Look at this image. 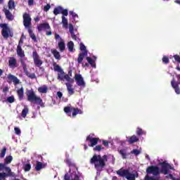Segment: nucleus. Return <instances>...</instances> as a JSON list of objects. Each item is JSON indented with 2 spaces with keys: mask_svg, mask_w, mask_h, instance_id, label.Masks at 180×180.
<instances>
[{
  "mask_svg": "<svg viewBox=\"0 0 180 180\" xmlns=\"http://www.w3.org/2000/svg\"><path fill=\"white\" fill-rule=\"evenodd\" d=\"M106 162H108V155H94L90 160V164L94 165V168L96 171H103V168L106 167Z\"/></svg>",
  "mask_w": 180,
  "mask_h": 180,
  "instance_id": "1",
  "label": "nucleus"
},
{
  "mask_svg": "<svg viewBox=\"0 0 180 180\" xmlns=\"http://www.w3.org/2000/svg\"><path fill=\"white\" fill-rule=\"evenodd\" d=\"M17 54L18 57H20V62L21 63V65L22 67V70L27 77L28 78H30L31 79H36V74L32 73L30 74L29 71H27V65H26V63H25V59L23 57H25V51L22 49V45H18L17 46Z\"/></svg>",
  "mask_w": 180,
  "mask_h": 180,
  "instance_id": "2",
  "label": "nucleus"
},
{
  "mask_svg": "<svg viewBox=\"0 0 180 180\" xmlns=\"http://www.w3.org/2000/svg\"><path fill=\"white\" fill-rule=\"evenodd\" d=\"M27 95V99L28 102H30L31 103H34L35 105H39L37 106V109H40L41 108H44V103L43 102V99H41V97H39L36 95V93H34V91L33 90H28L26 92Z\"/></svg>",
  "mask_w": 180,
  "mask_h": 180,
  "instance_id": "3",
  "label": "nucleus"
},
{
  "mask_svg": "<svg viewBox=\"0 0 180 180\" xmlns=\"http://www.w3.org/2000/svg\"><path fill=\"white\" fill-rule=\"evenodd\" d=\"M23 19V25L25 29H27V32L30 34V37L34 41H36L37 39L36 38V35L33 33V30H32V17H30V14L27 13H25L22 15Z\"/></svg>",
  "mask_w": 180,
  "mask_h": 180,
  "instance_id": "4",
  "label": "nucleus"
},
{
  "mask_svg": "<svg viewBox=\"0 0 180 180\" xmlns=\"http://www.w3.org/2000/svg\"><path fill=\"white\" fill-rule=\"evenodd\" d=\"M117 174L122 178H126L127 180H136V178H139V173L137 172H130L129 169H124L123 168L117 171Z\"/></svg>",
  "mask_w": 180,
  "mask_h": 180,
  "instance_id": "5",
  "label": "nucleus"
},
{
  "mask_svg": "<svg viewBox=\"0 0 180 180\" xmlns=\"http://www.w3.org/2000/svg\"><path fill=\"white\" fill-rule=\"evenodd\" d=\"M159 165L161 166V170H160V174H164L165 175H168L169 169L174 170V167L169 165V163L165 161L159 162Z\"/></svg>",
  "mask_w": 180,
  "mask_h": 180,
  "instance_id": "6",
  "label": "nucleus"
},
{
  "mask_svg": "<svg viewBox=\"0 0 180 180\" xmlns=\"http://www.w3.org/2000/svg\"><path fill=\"white\" fill-rule=\"evenodd\" d=\"M146 174H152L154 176H158L160 174V167L155 165H150L146 168Z\"/></svg>",
  "mask_w": 180,
  "mask_h": 180,
  "instance_id": "7",
  "label": "nucleus"
},
{
  "mask_svg": "<svg viewBox=\"0 0 180 180\" xmlns=\"http://www.w3.org/2000/svg\"><path fill=\"white\" fill-rule=\"evenodd\" d=\"M32 58L34 60V64L35 67H41L43 65V60L40 59V56H39V53H37V51L35 50L32 52Z\"/></svg>",
  "mask_w": 180,
  "mask_h": 180,
  "instance_id": "8",
  "label": "nucleus"
},
{
  "mask_svg": "<svg viewBox=\"0 0 180 180\" xmlns=\"http://www.w3.org/2000/svg\"><path fill=\"white\" fill-rule=\"evenodd\" d=\"M73 111V112H72ZM64 112L65 113H70V112H72V117H75L78 113L79 115H82V110H79L78 108H72V107H65L64 108Z\"/></svg>",
  "mask_w": 180,
  "mask_h": 180,
  "instance_id": "9",
  "label": "nucleus"
},
{
  "mask_svg": "<svg viewBox=\"0 0 180 180\" xmlns=\"http://www.w3.org/2000/svg\"><path fill=\"white\" fill-rule=\"evenodd\" d=\"M99 140V138L92 137L91 135L87 136L86 139V141L88 143L89 147H94L98 144Z\"/></svg>",
  "mask_w": 180,
  "mask_h": 180,
  "instance_id": "10",
  "label": "nucleus"
},
{
  "mask_svg": "<svg viewBox=\"0 0 180 180\" xmlns=\"http://www.w3.org/2000/svg\"><path fill=\"white\" fill-rule=\"evenodd\" d=\"M0 27L2 28L1 34L4 39H8L9 37V33L11 32V28L8 27V24H0Z\"/></svg>",
  "mask_w": 180,
  "mask_h": 180,
  "instance_id": "11",
  "label": "nucleus"
},
{
  "mask_svg": "<svg viewBox=\"0 0 180 180\" xmlns=\"http://www.w3.org/2000/svg\"><path fill=\"white\" fill-rule=\"evenodd\" d=\"M62 13L63 16H68V10L63 9L61 6H58L53 9V15L57 16V15H60Z\"/></svg>",
  "mask_w": 180,
  "mask_h": 180,
  "instance_id": "12",
  "label": "nucleus"
},
{
  "mask_svg": "<svg viewBox=\"0 0 180 180\" xmlns=\"http://www.w3.org/2000/svg\"><path fill=\"white\" fill-rule=\"evenodd\" d=\"M65 73L63 72V73H58L57 79L58 81H64V79H66L68 82H70L71 84H74V79L70 77L68 75H65Z\"/></svg>",
  "mask_w": 180,
  "mask_h": 180,
  "instance_id": "13",
  "label": "nucleus"
},
{
  "mask_svg": "<svg viewBox=\"0 0 180 180\" xmlns=\"http://www.w3.org/2000/svg\"><path fill=\"white\" fill-rule=\"evenodd\" d=\"M171 86L172 88L174 89V92H176V95H180L179 82L175 81V79L173 78L171 81Z\"/></svg>",
  "mask_w": 180,
  "mask_h": 180,
  "instance_id": "14",
  "label": "nucleus"
},
{
  "mask_svg": "<svg viewBox=\"0 0 180 180\" xmlns=\"http://www.w3.org/2000/svg\"><path fill=\"white\" fill-rule=\"evenodd\" d=\"M12 82H13L14 85H18V84L20 82L17 77L13 75L9 74L7 77V82H8V84H11Z\"/></svg>",
  "mask_w": 180,
  "mask_h": 180,
  "instance_id": "15",
  "label": "nucleus"
},
{
  "mask_svg": "<svg viewBox=\"0 0 180 180\" xmlns=\"http://www.w3.org/2000/svg\"><path fill=\"white\" fill-rule=\"evenodd\" d=\"M75 79L77 82L78 86H85V82L84 81L82 75L76 74L75 75Z\"/></svg>",
  "mask_w": 180,
  "mask_h": 180,
  "instance_id": "16",
  "label": "nucleus"
},
{
  "mask_svg": "<svg viewBox=\"0 0 180 180\" xmlns=\"http://www.w3.org/2000/svg\"><path fill=\"white\" fill-rule=\"evenodd\" d=\"M69 32L73 40H75V41H78L79 43V41H81L79 37H77V35H75V33H74V25H72V24H69Z\"/></svg>",
  "mask_w": 180,
  "mask_h": 180,
  "instance_id": "17",
  "label": "nucleus"
},
{
  "mask_svg": "<svg viewBox=\"0 0 180 180\" xmlns=\"http://www.w3.org/2000/svg\"><path fill=\"white\" fill-rule=\"evenodd\" d=\"M37 29L39 32H41L43 29H46L47 30H51V27H50V25L48 22H44L41 24H39L37 26Z\"/></svg>",
  "mask_w": 180,
  "mask_h": 180,
  "instance_id": "18",
  "label": "nucleus"
},
{
  "mask_svg": "<svg viewBox=\"0 0 180 180\" xmlns=\"http://www.w3.org/2000/svg\"><path fill=\"white\" fill-rule=\"evenodd\" d=\"M8 66L10 68H16L18 67V61L14 57H11L8 60Z\"/></svg>",
  "mask_w": 180,
  "mask_h": 180,
  "instance_id": "19",
  "label": "nucleus"
},
{
  "mask_svg": "<svg viewBox=\"0 0 180 180\" xmlns=\"http://www.w3.org/2000/svg\"><path fill=\"white\" fill-rule=\"evenodd\" d=\"M67 91L68 92V95L71 96L72 95H74L75 94V91H74V89L72 88V83L68 82L65 83Z\"/></svg>",
  "mask_w": 180,
  "mask_h": 180,
  "instance_id": "20",
  "label": "nucleus"
},
{
  "mask_svg": "<svg viewBox=\"0 0 180 180\" xmlns=\"http://www.w3.org/2000/svg\"><path fill=\"white\" fill-rule=\"evenodd\" d=\"M47 164L43 163L39 161H37V165L34 167L35 171H41V169H43V168H46Z\"/></svg>",
  "mask_w": 180,
  "mask_h": 180,
  "instance_id": "21",
  "label": "nucleus"
},
{
  "mask_svg": "<svg viewBox=\"0 0 180 180\" xmlns=\"http://www.w3.org/2000/svg\"><path fill=\"white\" fill-rule=\"evenodd\" d=\"M17 95L18 96L19 101H23V98H25V90L23 87L17 90Z\"/></svg>",
  "mask_w": 180,
  "mask_h": 180,
  "instance_id": "22",
  "label": "nucleus"
},
{
  "mask_svg": "<svg viewBox=\"0 0 180 180\" xmlns=\"http://www.w3.org/2000/svg\"><path fill=\"white\" fill-rule=\"evenodd\" d=\"M3 12H4L6 18L8 19V20H13V15H12V13L9 11V10L4 8Z\"/></svg>",
  "mask_w": 180,
  "mask_h": 180,
  "instance_id": "23",
  "label": "nucleus"
},
{
  "mask_svg": "<svg viewBox=\"0 0 180 180\" xmlns=\"http://www.w3.org/2000/svg\"><path fill=\"white\" fill-rule=\"evenodd\" d=\"M139 140V137H137L136 135H133L128 139V143H129V144H134V143H137Z\"/></svg>",
  "mask_w": 180,
  "mask_h": 180,
  "instance_id": "24",
  "label": "nucleus"
},
{
  "mask_svg": "<svg viewBox=\"0 0 180 180\" xmlns=\"http://www.w3.org/2000/svg\"><path fill=\"white\" fill-rule=\"evenodd\" d=\"M85 56H88V54H86V52H84V53H80L79 54V57L77 58V63L79 64H82V61L84 60V57Z\"/></svg>",
  "mask_w": 180,
  "mask_h": 180,
  "instance_id": "25",
  "label": "nucleus"
},
{
  "mask_svg": "<svg viewBox=\"0 0 180 180\" xmlns=\"http://www.w3.org/2000/svg\"><path fill=\"white\" fill-rule=\"evenodd\" d=\"M51 53L55 57L56 60H60L61 58V56L60 55V52L57 51V49H51Z\"/></svg>",
  "mask_w": 180,
  "mask_h": 180,
  "instance_id": "26",
  "label": "nucleus"
},
{
  "mask_svg": "<svg viewBox=\"0 0 180 180\" xmlns=\"http://www.w3.org/2000/svg\"><path fill=\"white\" fill-rule=\"evenodd\" d=\"M53 68L54 71H57L58 72H60V74H64V70L58 65L57 63H53Z\"/></svg>",
  "mask_w": 180,
  "mask_h": 180,
  "instance_id": "27",
  "label": "nucleus"
},
{
  "mask_svg": "<svg viewBox=\"0 0 180 180\" xmlns=\"http://www.w3.org/2000/svg\"><path fill=\"white\" fill-rule=\"evenodd\" d=\"M13 160V157H12V155L6 156V158L4 159L5 165L7 166L8 165L11 164V162H12Z\"/></svg>",
  "mask_w": 180,
  "mask_h": 180,
  "instance_id": "28",
  "label": "nucleus"
},
{
  "mask_svg": "<svg viewBox=\"0 0 180 180\" xmlns=\"http://www.w3.org/2000/svg\"><path fill=\"white\" fill-rule=\"evenodd\" d=\"M58 48L60 51H61V53H63V51H64V50H65V43L64 42V41H61L60 42H58Z\"/></svg>",
  "mask_w": 180,
  "mask_h": 180,
  "instance_id": "29",
  "label": "nucleus"
},
{
  "mask_svg": "<svg viewBox=\"0 0 180 180\" xmlns=\"http://www.w3.org/2000/svg\"><path fill=\"white\" fill-rule=\"evenodd\" d=\"M47 91H49V88L46 86L38 88V91L39 94H47Z\"/></svg>",
  "mask_w": 180,
  "mask_h": 180,
  "instance_id": "30",
  "label": "nucleus"
},
{
  "mask_svg": "<svg viewBox=\"0 0 180 180\" xmlns=\"http://www.w3.org/2000/svg\"><path fill=\"white\" fill-rule=\"evenodd\" d=\"M29 113V108L25 107L21 112V116L25 119L27 114Z\"/></svg>",
  "mask_w": 180,
  "mask_h": 180,
  "instance_id": "31",
  "label": "nucleus"
},
{
  "mask_svg": "<svg viewBox=\"0 0 180 180\" xmlns=\"http://www.w3.org/2000/svg\"><path fill=\"white\" fill-rule=\"evenodd\" d=\"M23 169L25 172H29L32 169V165L30 163H27L23 165Z\"/></svg>",
  "mask_w": 180,
  "mask_h": 180,
  "instance_id": "32",
  "label": "nucleus"
},
{
  "mask_svg": "<svg viewBox=\"0 0 180 180\" xmlns=\"http://www.w3.org/2000/svg\"><path fill=\"white\" fill-rule=\"evenodd\" d=\"M4 171L6 172V176H12V170L9 167H5Z\"/></svg>",
  "mask_w": 180,
  "mask_h": 180,
  "instance_id": "33",
  "label": "nucleus"
},
{
  "mask_svg": "<svg viewBox=\"0 0 180 180\" xmlns=\"http://www.w3.org/2000/svg\"><path fill=\"white\" fill-rule=\"evenodd\" d=\"M68 49L70 52L74 51V42L72 41L68 43Z\"/></svg>",
  "mask_w": 180,
  "mask_h": 180,
  "instance_id": "34",
  "label": "nucleus"
},
{
  "mask_svg": "<svg viewBox=\"0 0 180 180\" xmlns=\"http://www.w3.org/2000/svg\"><path fill=\"white\" fill-rule=\"evenodd\" d=\"M65 16V15L62 16V23L63 27H68V20Z\"/></svg>",
  "mask_w": 180,
  "mask_h": 180,
  "instance_id": "35",
  "label": "nucleus"
},
{
  "mask_svg": "<svg viewBox=\"0 0 180 180\" xmlns=\"http://www.w3.org/2000/svg\"><path fill=\"white\" fill-rule=\"evenodd\" d=\"M8 9L12 10L15 9V1L9 0L8 3Z\"/></svg>",
  "mask_w": 180,
  "mask_h": 180,
  "instance_id": "36",
  "label": "nucleus"
},
{
  "mask_svg": "<svg viewBox=\"0 0 180 180\" xmlns=\"http://www.w3.org/2000/svg\"><path fill=\"white\" fill-rule=\"evenodd\" d=\"M105 148L102 146V145H96V146L93 148L94 151H98V153L104 150Z\"/></svg>",
  "mask_w": 180,
  "mask_h": 180,
  "instance_id": "37",
  "label": "nucleus"
},
{
  "mask_svg": "<svg viewBox=\"0 0 180 180\" xmlns=\"http://www.w3.org/2000/svg\"><path fill=\"white\" fill-rule=\"evenodd\" d=\"M86 60L88 61L89 64L93 67V68H96V64L94 63V60H92L90 57H86Z\"/></svg>",
  "mask_w": 180,
  "mask_h": 180,
  "instance_id": "38",
  "label": "nucleus"
},
{
  "mask_svg": "<svg viewBox=\"0 0 180 180\" xmlns=\"http://www.w3.org/2000/svg\"><path fill=\"white\" fill-rule=\"evenodd\" d=\"M65 162L67 163V165H68V167H75V168H77V167L75 166V163H72V162L70 160V158H67L65 160Z\"/></svg>",
  "mask_w": 180,
  "mask_h": 180,
  "instance_id": "39",
  "label": "nucleus"
},
{
  "mask_svg": "<svg viewBox=\"0 0 180 180\" xmlns=\"http://www.w3.org/2000/svg\"><path fill=\"white\" fill-rule=\"evenodd\" d=\"M79 47L81 51H83L82 53H86V54H88V51H86V46H85L83 43H80Z\"/></svg>",
  "mask_w": 180,
  "mask_h": 180,
  "instance_id": "40",
  "label": "nucleus"
},
{
  "mask_svg": "<svg viewBox=\"0 0 180 180\" xmlns=\"http://www.w3.org/2000/svg\"><path fill=\"white\" fill-rule=\"evenodd\" d=\"M120 154L122 155L123 160H126L127 158V154L126 153V150L124 149H121L120 150Z\"/></svg>",
  "mask_w": 180,
  "mask_h": 180,
  "instance_id": "41",
  "label": "nucleus"
},
{
  "mask_svg": "<svg viewBox=\"0 0 180 180\" xmlns=\"http://www.w3.org/2000/svg\"><path fill=\"white\" fill-rule=\"evenodd\" d=\"M5 154H6V147H4L0 153V158H4Z\"/></svg>",
  "mask_w": 180,
  "mask_h": 180,
  "instance_id": "42",
  "label": "nucleus"
},
{
  "mask_svg": "<svg viewBox=\"0 0 180 180\" xmlns=\"http://www.w3.org/2000/svg\"><path fill=\"white\" fill-rule=\"evenodd\" d=\"M136 134L137 136H143L144 134V131L140 127H138L136 129Z\"/></svg>",
  "mask_w": 180,
  "mask_h": 180,
  "instance_id": "43",
  "label": "nucleus"
},
{
  "mask_svg": "<svg viewBox=\"0 0 180 180\" xmlns=\"http://www.w3.org/2000/svg\"><path fill=\"white\" fill-rule=\"evenodd\" d=\"M6 101L8 102V103H13V102H15V96H11L8 97Z\"/></svg>",
  "mask_w": 180,
  "mask_h": 180,
  "instance_id": "44",
  "label": "nucleus"
},
{
  "mask_svg": "<svg viewBox=\"0 0 180 180\" xmlns=\"http://www.w3.org/2000/svg\"><path fill=\"white\" fill-rule=\"evenodd\" d=\"M162 60L164 64L169 63V58H168V56H163Z\"/></svg>",
  "mask_w": 180,
  "mask_h": 180,
  "instance_id": "45",
  "label": "nucleus"
},
{
  "mask_svg": "<svg viewBox=\"0 0 180 180\" xmlns=\"http://www.w3.org/2000/svg\"><path fill=\"white\" fill-rule=\"evenodd\" d=\"M141 153V152L137 149H134L131 151V154H134V155H139Z\"/></svg>",
  "mask_w": 180,
  "mask_h": 180,
  "instance_id": "46",
  "label": "nucleus"
},
{
  "mask_svg": "<svg viewBox=\"0 0 180 180\" xmlns=\"http://www.w3.org/2000/svg\"><path fill=\"white\" fill-rule=\"evenodd\" d=\"M70 15H71L74 20H75L76 18H78V14L75 13L74 11H70Z\"/></svg>",
  "mask_w": 180,
  "mask_h": 180,
  "instance_id": "47",
  "label": "nucleus"
},
{
  "mask_svg": "<svg viewBox=\"0 0 180 180\" xmlns=\"http://www.w3.org/2000/svg\"><path fill=\"white\" fill-rule=\"evenodd\" d=\"M51 8V6L50 4H46V6H44V12H49Z\"/></svg>",
  "mask_w": 180,
  "mask_h": 180,
  "instance_id": "48",
  "label": "nucleus"
},
{
  "mask_svg": "<svg viewBox=\"0 0 180 180\" xmlns=\"http://www.w3.org/2000/svg\"><path fill=\"white\" fill-rule=\"evenodd\" d=\"M6 173L5 172H0V180H5V179L6 178Z\"/></svg>",
  "mask_w": 180,
  "mask_h": 180,
  "instance_id": "49",
  "label": "nucleus"
},
{
  "mask_svg": "<svg viewBox=\"0 0 180 180\" xmlns=\"http://www.w3.org/2000/svg\"><path fill=\"white\" fill-rule=\"evenodd\" d=\"M14 130H15V134H17L18 136H20V134L22 132L20 131V129H19V127H15Z\"/></svg>",
  "mask_w": 180,
  "mask_h": 180,
  "instance_id": "50",
  "label": "nucleus"
},
{
  "mask_svg": "<svg viewBox=\"0 0 180 180\" xmlns=\"http://www.w3.org/2000/svg\"><path fill=\"white\" fill-rule=\"evenodd\" d=\"M173 58H174L175 61H176L177 63H180V57L179 55H174L173 56Z\"/></svg>",
  "mask_w": 180,
  "mask_h": 180,
  "instance_id": "51",
  "label": "nucleus"
},
{
  "mask_svg": "<svg viewBox=\"0 0 180 180\" xmlns=\"http://www.w3.org/2000/svg\"><path fill=\"white\" fill-rule=\"evenodd\" d=\"M65 180H71V175L70 174L66 173L64 176Z\"/></svg>",
  "mask_w": 180,
  "mask_h": 180,
  "instance_id": "52",
  "label": "nucleus"
},
{
  "mask_svg": "<svg viewBox=\"0 0 180 180\" xmlns=\"http://www.w3.org/2000/svg\"><path fill=\"white\" fill-rule=\"evenodd\" d=\"M6 166L5 163H0V172L4 171Z\"/></svg>",
  "mask_w": 180,
  "mask_h": 180,
  "instance_id": "53",
  "label": "nucleus"
},
{
  "mask_svg": "<svg viewBox=\"0 0 180 180\" xmlns=\"http://www.w3.org/2000/svg\"><path fill=\"white\" fill-rule=\"evenodd\" d=\"M34 5V0H28V6H33Z\"/></svg>",
  "mask_w": 180,
  "mask_h": 180,
  "instance_id": "54",
  "label": "nucleus"
},
{
  "mask_svg": "<svg viewBox=\"0 0 180 180\" xmlns=\"http://www.w3.org/2000/svg\"><path fill=\"white\" fill-rule=\"evenodd\" d=\"M57 96L61 99V98H63V93L61 91H58L56 94Z\"/></svg>",
  "mask_w": 180,
  "mask_h": 180,
  "instance_id": "55",
  "label": "nucleus"
},
{
  "mask_svg": "<svg viewBox=\"0 0 180 180\" xmlns=\"http://www.w3.org/2000/svg\"><path fill=\"white\" fill-rule=\"evenodd\" d=\"M55 39H56V40H58V39H60V40L63 41V39L60 37V34H58L57 33H55Z\"/></svg>",
  "mask_w": 180,
  "mask_h": 180,
  "instance_id": "56",
  "label": "nucleus"
},
{
  "mask_svg": "<svg viewBox=\"0 0 180 180\" xmlns=\"http://www.w3.org/2000/svg\"><path fill=\"white\" fill-rule=\"evenodd\" d=\"M103 144L105 146V147H108L109 146V142L108 141H103Z\"/></svg>",
  "mask_w": 180,
  "mask_h": 180,
  "instance_id": "57",
  "label": "nucleus"
},
{
  "mask_svg": "<svg viewBox=\"0 0 180 180\" xmlns=\"http://www.w3.org/2000/svg\"><path fill=\"white\" fill-rule=\"evenodd\" d=\"M46 36H51V34H53L51 30H49V31H46Z\"/></svg>",
  "mask_w": 180,
  "mask_h": 180,
  "instance_id": "58",
  "label": "nucleus"
},
{
  "mask_svg": "<svg viewBox=\"0 0 180 180\" xmlns=\"http://www.w3.org/2000/svg\"><path fill=\"white\" fill-rule=\"evenodd\" d=\"M71 180H79V176H78V174H77L76 173L75 174V176L73 179Z\"/></svg>",
  "mask_w": 180,
  "mask_h": 180,
  "instance_id": "59",
  "label": "nucleus"
},
{
  "mask_svg": "<svg viewBox=\"0 0 180 180\" xmlns=\"http://www.w3.org/2000/svg\"><path fill=\"white\" fill-rule=\"evenodd\" d=\"M169 176H170L171 179H172V180H180V177L179 179H176V178L174 177V176H172V174H169Z\"/></svg>",
  "mask_w": 180,
  "mask_h": 180,
  "instance_id": "60",
  "label": "nucleus"
},
{
  "mask_svg": "<svg viewBox=\"0 0 180 180\" xmlns=\"http://www.w3.org/2000/svg\"><path fill=\"white\" fill-rule=\"evenodd\" d=\"M9 91V87L6 86L3 89V92H8Z\"/></svg>",
  "mask_w": 180,
  "mask_h": 180,
  "instance_id": "61",
  "label": "nucleus"
},
{
  "mask_svg": "<svg viewBox=\"0 0 180 180\" xmlns=\"http://www.w3.org/2000/svg\"><path fill=\"white\" fill-rule=\"evenodd\" d=\"M21 44H23V39L22 38H20L19 40L18 46H21Z\"/></svg>",
  "mask_w": 180,
  "mask_h": 180,
  "instance_id": "62",
  "label": "nucleus"
},
{
  "mask_svg": "<svg viewBox=\"0 0 180 180\" xmlns=\"http://www.w3.org/2000/svg\"><path fill=\"white\" fill-rule=\"evenodd\" d=\"M82 67L85 68V67H89V63H82Z\"/></svg>",
  "mask_w": 180,
  "mask_h": 180,
  "instance_id": "63",
  "label": "nucleus"
},
{
  "mask_svg": "<svg viewBox=\"0 0 180 180\" xmlns=\"http://www.w3.org/2000/svg\"><path fill=\"white\" fill-rule=\"evenodd\" d=\"M39 20H40V18L39 17L34 18L35 22H39Z\"/></svg>",
  "mask_w": 180,
  "mask_h": 180,
  "instance_id": "64",
  "label": "nucleus"
}]
</instances>
